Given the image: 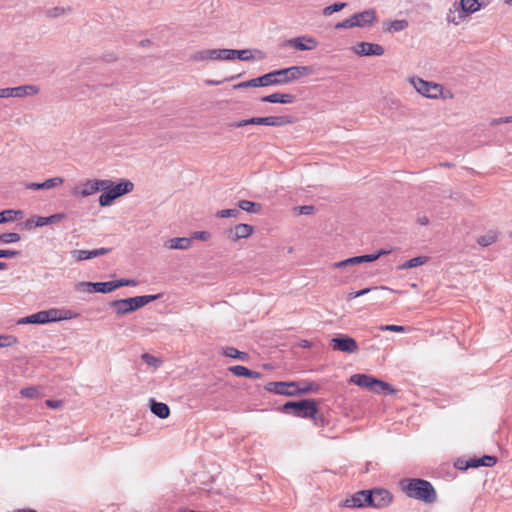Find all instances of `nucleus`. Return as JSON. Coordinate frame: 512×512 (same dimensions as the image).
<instances>
[{
    "label": "nucleus",
    "instance_id": "obj_20",
    "mask_svg": "<svg viewBox=\"0 0 512 512\" xmlns=\"http://www.w3.org/2000/svg\"><path fill=\"white\" fill-rule=\"evenodd\" d=\"M300 385L295 386L294 396L305 395L309 393H317L320 390V385L314 381H297Z\"/></svg>",
    "mask_w": 512,
    "mask_h": 512
},
{
    "label": "nucleus",
    "instance_id": "obj_24",
    "mask_svg": "<svg viewBox=\"0 0 512 512\" xmlns=\"http://www.w3.org/2000/svg\"><path fill=\"white\" fill-rule=\"evenodd\" d=\"M149 406L151 412L160 419H166L170 415V408L166 403L150 399Z\"/></svg>",
    "mask_w": 512,
    "mask_h": 512
},
{
    "label": "nucleus",
    "instance_id": "obj_19",
    "mask_svg": "<svg viewBox=\"0 0 512 512\" xmlns=\"http://www.w3.org/2000/svg\"><path fill=\"white\" fill-rule=\"evenodd\" d=\"M498 461V458L494 455H483L479 458H470L468 462H466L467 466L470 468H479V467H493Z\"/></svg>",
    "mask_w": 512,
    "mask_h": 512
},
{
    "label": "nucleus",
    "instance_id": "obj_33",
    "mask_svg": "<svg viewBox=\"0 0 512 512\" xmlns=\"http://www.w3.org/2000/svg\"><path fill=\"white\" fill-rule=\"evenodd\" d=\"M378 391H373L374 393H384V394H388V395H394L397 393V390L395 388H393L389 383L383 381V380H380L377 378V381H376V386H375Z\"/></svg>",
    "mask_w": 512,
    "mask_h": 512
},
{
    "label": "nucleus",
    "instance_id": "obj_58",
    "mask_svg": "<svg viewBox=\"0 0 512 512\" xmlns=\"http://www.w3.org/2000/svg\"><path fill=\"white\" fill-rule=\"evenodd\" d=\"M358 263L374 262L377 260L375 253L357 256Z\"/></svg>",
    "mask_w": 512,
    "mask_h": 512
},
{
    "label": "nucleus",
    "instance_id": "obj_12",
    "mask_svg": "<svg viewBox=\"0 0 512 512\" xmlns=\"http://www.w3.org/2000/svg\"><path fill=\"white\" fill-rule=\"evenodd\" d=\"M254 232V227L250 224L240 223L233 228L228 229L225 233L228 239L238 241L250 237Z\"/></svg>",
    "mask_w": 512,
    "mask_h": 512
},
{
    "label": "nucleus",
    "instance_id": "obj_49",
    "mask_svg": "<svg viewBox=\"0 0 512 512\" xmlns=\"http://www.w3.org/2000/svg\"><path fill=\"white\" fill-rule=\"evenodd\" d=\"M256 87H257V83L255 81V78H253L248 81H244V82L232 85L230 92H234L241 88H256Z\"/></svg>",
    "mask_w": 512,
    "mask_h": 512
},
{
    "label": "nucleus",
    "instance_id": "obj_39",
    "mask_svg": "<svg viewBox=\"0 0 512 512\" xmlns=\"http://www.w3.org/2000/svg\"><path fill=\"white\" fill-rule=\"evenodd\" d=\"M258 117H252V118H249V119H243V120H239V121H234V122H231L228 124V127L230 128H240V127H244V126H249V125H258Z\"/></svg>",
    "mask_w": 512,
    "mask_h": 512
},
{
    "label": "nucleus",
    "instance_id": "obj_8",
    "mask_svg": "<svg viewBox=\"0 0 512 512\" xmlns=\"http://www.w3.org/2000/svg\"><path fill=\"white\" fill-rule=\"evenodd\" d=\"M299 385L294 381H273L265 385V390L278 395L294 396V388Z\"/></svg>",
    "mask_w": 512,
    "mask_h": 512
},
{
    "label": "nucleus",
    "instance_id": "obj_3",
    "mask_svg": "<svg viewBox=\"0 0 512 512\" xmlns=\"http://www.w3.org/2000/svg\"><path fill=\"white\" fill-rule=\"evenodd\" d=\"M162 297L161 293L151 295H140L135 297L123 298L110 301L109 307L114 309L117 316H123L132 313L145 305L156 301Z\"/></svg>",
    "mask_w": 512,
    "mask_h": 512
},
{
    "label": "nucleus",
    "instance_id": "obj_26",
    "mask_svg": "<svg viewBox=\"0 0 512 512\" xmlns=\"http://www.w3.org/2000/svg\"><path fill=\"white\" fill-rule=\"evenodd\" d=\"M18 324H48V321L46 319V314L44 310L38 311L34 314H31L29 316L23 317L18 320Z\"/></svg>",
    "mask_w": 512,
    "mask_h": 512
},
{
    "label": "nucleus",
    "instance_id": "obj_17",
    "mask_svg": "<svg viewBox=\"0 0 512 512\" xmlns=\"http://www.w3.org/2000/svg\"><path fill=\"white\" fill-rule=\"evenodd\" d=\"M355 52L361 56H381L384 54V48L375 43L360 42L355 47Z\"/></svg>",
    "mask_w": 512,
    "mask_h": 512
},
{
    "label": "nucleus",
    "instance_id": "obj_53",
    "mask_svg": "<svg viewBox=\"0 0 512 512\" xmlns=\"http://www.w3.org/2000/svg\"><path fill=\"white\" fill-rule=\"evenodd\" d=\"M36 223H38V216H34V217L27 219L23 223V226L25 229L31 230L33 228L40 227V224H36Z\"/></svg>",
    "mask_w": 512,
    "mask_h": 512
},
{
    "label": "nucleus",
    "instance_id": "obj_55",
    "mask_svg": "<svg viewBox=\"0 0 512 512\" xmlns=\"http://www.w3.org/2000/svg\"><path fill=\"white\" fill-rule=\"evenodd\" d=\"M20 251L0 249V258H14L20 255Z\"/></svg>",
    "mask_w": 512,
    "mask_h": 512
},
{
    "label": "nucleus",
    "instance_id": "obj_14",
    "mask_svg": "<svg viewBox=\"0 0 512 512\" xmlns=\"http://www.w3.org/2000/svg\"><path fill=\"white\" fill-rule=\"evenodd\" d=\"M287 45L299 51L313 50L317 47L318 42L316 39L309 36H299L287 40Z\"/></svg>",
    "mask_w": 512,
    "mask_h": 512
},
{
    "label": "nucleus",
    "instance_id": "obj_27",
    "mask_svg": "<svg viewBox=\"0 0 512 512\" xmlns=\"http://www.w3.org/2000/svg\"><path fill=\"white\" fill-rule=\"evenodd\" d=\"M222 355L243 362H247L250 358L247 352L239 351L238 349L230 346L222 348Z\"/></svg>",
    "mask_w": 512,
    "mask_h": 512
},
{
    "label": "nucleus",
    "instance_id": "obj_7",
    "mask_svg": "<svg viewBox=\"0 0 512 512\" xmlns=\"http://www.w3.org/2000/svg\"><path fill=\"white\" fill-rule=\"evenodd\" d=\"M346 20L348 28H364L366 26L372 25L376 21V12L374 9H367L365 11L352 15Z\"/></svg>",
    "mask_w": 512,
    "mask_h": 512
},
{
    "label": "nucleus",
    "instance_id": "obj_41",
    "mask_svg": "<svg viewBox=\"0 0 512 512\" xmlns=\"http://www.w3.org/2000/svg\"><path fill=\"white\" fill-rule=\"evenodd\" d=\"M361 496H363V500L365 502V508H374L375 509L373 488L364 489Z\"/></svg>",
    "mask_w": 512,
    "mask_h": 512
},
{
    "label": "nucleus",
    "instance_id": "obj_46",
    "mask_svg": "<svg viewBox=\"0 0 512 512\" xmlns=\"http://www.w3.org/2000/svg\"><path fill=\"white\" fill-rule=\"evenodd\" d=\"M234 52H235V58L242 60V61H249L254 58L253 54H252V50H250V49L234 50Z\"/></svg>",
    "mask_w": 512,
    "mask_h": 512
},
{
    "label": "nucleus",
    "instance_id": "obj_11",
    "mask_svg": "<svg viewBox=\"0 0 512 512\" xmlns=\"http://www.w3.org/2000/svg\"><path fill=\"white\" fill-rule=\"evenodd\" d=\"M109 187V182L103 181L100 179L87 180L83 183L81 190H74V194L80 195L82 197H88L98 191L100 189H106Z\"/></svg>",
    "mask_w": 512,
    "mask_h": 512
},
{
    "label": "nucleus",
    "instance_id": "obj_2",
    "mask_svg": "<svg viewBox=\"0 0 512 512\" xmlns=\"http://www.w3.org/2000/svg\"><path fill=\"white\" fill-rule=\"evenodd\" d=\"M319 405V400L306 398L297 401H287L281 406L280 411L284 414L293 415L295 417L312 419L316 424L317 421L320 420L322 425H324V418L322 416H318Z\"/></svg>",
    "mask_w": 512,
    "mask_h": 512
},
{
    "label": "nucleus",
    "instance_id": "obj_60",
    "mask_svg": "<svg viewBox=\"0 0 512 512\" xmlns=\"http://www.w3.org/2000/svg\"><path fill=\"white\" fill-rule=\"evenodd\" d=\"M12 222L11 209H6L0 212V224Z\"/></svg>",
    "mask_w": 512,
    "mask_h": 512
},
{
    "label": "nucleus",
    "instance_id": "obj_32",
    "mask_svg": "<svg viewBox=\"0 0 512 512\" xmlns=\"http://www.w3.org/2000/svg\"><path fill=\"white\" fill-rule=\"evenodd\" d=\"M460 6L462 9V12L466 14H471L479 10L480 4L478 0H461Z\"/></svg>",
    "mask_w": 512,
    "mask_h": 512
},
{
    "label": "nucleus",
    "instance_id": "obj_13",
    "mask_svg": "<svg viewBox=\"0 0 512 512\" xmlns=\"http://www.w3.org/2000/svg\"><path fill=\"white\" fill-rule=\"evenodd\" d=\"M375 509H383L393 502V494L386 488L373 487Z\"/></svg>",
    "mask_w": 512,
    "mask_h": 512
},
{
    "label": "nucleus",
    "instance_id": "obj_37",
    "mask_svg": "<svg viewBox=\"0 0 512 512\" xmlns=\"http://www.w3.org/2000/svg\"><path fill=\"white\" fill-rule=\"evenodd\" d=\"M355 265H359L358 263V259H357V256H353V257H350V258H347V259H344L342 261H339V262H335L333 264V268L335 269H341V268H348V267H353Z\"/></svg>",
    "mask_w": 512,
    "mask_h": 512
},
{
    "label": "nucleus",
    "instance_id": "obj_42",
    "mask_svg": "<svg viewBox=\"0 0 512 512\" xmlns=\"http://www.w3.org/2000/svg\"><path fill=\"white\" fill-rule=\"evenodd\" d=\"M240 215L239 208L222 209L216 213L218 218H236Z\"/></svg>",
    "mask_w": 512,
    "mask_h": 512
},
{
    "label": "nucleus",
    "instance_id": "obj_40",
    "mask_svg": "<svg viewBox=\"0 0 512 512\" xmlns=\"http://www.w3.org/2000/svg\"><path fill=\"white\" fill-rule=\"evenodd\" d=\"M21 239L20 234L16 232H9L0 234V243L9 244L18 242Z\"/></svg>",
    "mask_w": 512,
    "mask_h": 512
},
{
    "label": "nucleus",
    "instance_id": "obj_10",
    "mask_svg": "<svg viewBox=\"0 0 512 512\" xmlns=\"http://www.w3.org/2000/svg\"><path fill=\"white\" fill-rule=\"evenodd\" d=\"M38 93H40V87L37 85H21L0 89V96H34Z\"/></svg>",
    "mask_w": 512,
    "mask_h": 512
},
{
    "label": "nucleus",
    "instance_id": "obj_22",
    "mask_svg": "<svg viewBox=\"0 0 512 512\" xmlns=\"http://www.w3.org/2000/svg\"><path fill=\"white\" fill-rule=\"evenodd\" d=\"M64 182V179L61 177H54L50 179H46L41 183H27L25 187L30 190H46L61 185Z\"/></svg>",
    "mask_w": 512,
    "mask_h": 512
},
{
    "label": "nucleus",
    "instance_id": "obj_43",
    "mask_svg": "<svg viewBox=\"0 0 512 512\" xmlns=\"http://www.w3.org/2000/svg\"><path fill=\"white\" fill-rule=\"evenodd\" d=\"M346 6H347V4H346V3H344V2H341V3H334V4L330 5V6L325 7V8L323 9V14H324L325 16H329V15H331V14L335 13V12H339V11H341V10H342V9H344Z\"/></svg>",
    "mask_w": 512,
    "mask_h": 512
},
{
    "label": "nucleus",
    "instance_id": "obj_9",
    "mask_svg": "<svg viewBox=\"0 0 512 512\" xmlns=\"http://www.w3.org/2000/svg\"><path fill=\"white\" fill-rule=\"evenodd\" d=\"M77 290L87 293H102L107 294L114 291L113 283L106 282H80L77 284Z\"/></svg>",
    "mask_w": 512,
    "mask_h": 512
},
{
    "label": "nucleus",
    "instance_id": "obj_23",
    "mask_svg": "<svg viewBox=\"0 0 512 512\" xmlns=\"http://www.w3.org/2000/svg\"><path fill=\"white\" fill-rule=\"evenodd\" d=\"M258 125H267V126H283L287 123H291L292 120L289 116H267V117H258Z\"/></svg>",
    "mask_w": 512,
    "mask_h": 512
},
{
    "label": "nucleus",
    "instance_id": "obj_34",
    "mask_svg": "<svg viewBox=\"0 0 512 512\" xmlns=\"http://www.w3.org/2000/svg\"><path fill=\"white\" fill-rule=\"evenodd\" d=\"M273 84H282L289 82L285 68L270 72Z\"/></svg>",
    "mask_w": 512,
    "mask_h": 512
},
{
    "label": "nucleus",
    "instance_id": "obj_47",
    "mask_svg": "<svg viewBox=\"0 0 512 512\" xmlns=\"http://www.w3.org/2000/svg\"><path fill=\"white\" fill-rule=\"evenodd\" d=\"M255 81L257 83V87H265V86L274 85L272 82V77H271L270 72L266 73L260 77L255 78Z\"/></svg>",
    "mask_w": 512,
    "mask_h": 512
},
{
    "label": "nucleus",
    "instance_id": "obj_38",
    "mask_svg": "<svg viewBox=\"0 0 512 512\" xmlns=\"http://www.w3.org/2000/svg\"><path fill=\"white\" fill-rule=\"evenodd\" d=\"M228 370L237 377H245L248 378L250 375V369L242 366V365H235L228 368Z\"/></svg>",
    "mask_w": 512,
    "mask_h": 512
},
{
    "label": "nucleus",
    "instance_id": "obj_48",
    "mask_svg": "<svg viewBox=\"0 0 512 512\" xmlns=\"http://www.w3.org/2000/svg\"><path fill=\"white\" fill-rule=\"evenodd\" d=\"M409 328L401 325L387 324L379 327L380 331H391V332H406Z\"/></svg>",
    "mask_w": 512,
    "mask_h": 512
},
{
    "label": "nucleus",
    "instance_id": "obj_1",
    "mask_svg": "<svg viewBox=\"0 0 512 512\" xmlns=\"http://www.w3.org/2000/svg\"><path fill=\"white\" fill-rule=\"evenodd\" d=\"M399 487L407 497L425 504H432L437 500V492L428 480L403 478L399 481Z\"/></svg>",
    "mask_w": 512,
    "mask_h": 512
},
{
    "label": "nucleus",
    "instance_id": "obj_62",
    "mask_svg": "<svg viewBox=\"0 0 512 512\" xmlns=\"http://www.w3.org/2000/svg\"><path fill=\"white\" fill-rule=\"evenodd\" d=\"M192 59L195 61H203L208 59L207 50L197 51L192 55Z\"/></svg>",
    "mask_w": 512,
    "mask_h": 512
},
{
    "label": "nucleus",
    "instance_id": "obj_36",
    "mask_svg": "<svg viewBox=\"0 0 512 512\" xmlns=\"http://www.w3.org/2000/svg\"><path fill=\"white\" fill-rule=\"evenodd\" d=\"M407 27H408V21L407 20H404V19L394 20V21H391L388 24V26L386 28V31H388V32H400V31L405 30Z\"/></svg>",
    "mask_w": 512,
    "mask_h": 512
},
{
    "label": "nucleus",
    "instance_id": "obj_30",
    "mask_svg": "<svg viewBox=\"0 0 512 512\" xmlns=\"http://www.w3.org/2000/svg\"><path fill=\"white\" fill-rule=\"evenodd\" d=\"M65 218H66V214L65 213H55V214H52V215L47 216V217L38 216V223L37 224H40V227H43V226H46V225H49V224L60 222V221H62Z\"/></svg>",
    "mask_w": 512,
    "mask_h": 512
},
{
    "label": "nucleus",
    "instance_id": "obj_16",
    "mask_svg": "<svg viewBox=\"0 0 512 512\" xmlns=\"http://www.w3.org/2000/svg\"><path fill=\"white\" fill-rule=\"evenodd\" d=\"M376 381H377L376 377H374L372 375H368V374L358 373V374H354L350 377V383H353L354 385H357L362 388H366L367 390H369L371 392L378 391V389L375 387Z\"/></svg>",
    "mask_w": 512,
    "mask_h": 512
},
{
    "label": "nucleus",
    "instance_id": "obj_25",
    "mask_svg": "<svg viewBox=\"0 0 512 512\" xmlns=\"http://www.w3.org/2000/svg\"><path fill=\"white\" fill-rule=\"evenodd\" d=\"M192 244V238L188 237H177L171 238L165 242V247L169 249L186 250Z\"/></svg>",
    "mask_w": 512,
    "mask_h": 512
},
{
    "label": "nucleus",
    "instance_id": "obj_59",
    "mask_svg": "<svg viewBox=\"0 0 512 512\" xmlns=\"http://www.w3.org/2000/svg\"><path fill=\"white\" fill-rule=\"evenodd\" d=\"M297 210H298L299 214H301V215H311L314 213L315 207L312 205H303V206H298Z\"/></svg>",
    "mask_w": 512,
    "mask_h": 512
},
{
    "label": "nucleus",
    "instance_id": "obj_57",
    "mask_svg": "<svg viewBox=\"0 0 512 512\" xmlns=\"http://www.w3.org/2000/svg\"><path fill=\"white\" fill-rule=\"evenodd\" d=\"M261 100L269 103L280 104H288L293 102V98H261Z\"/></svg>",
    "mask_w": 512,
    "mask_h": 512
},
{
    "label": "nucleus",
    "instance_id": "obj_54",
    "mask_svg": "<svg viewBox=\"0 0 512 512\" xmlns=\"http://www.w3.org/2000/svg\"><path fill=\"white\" fill-rule=\"evenodd\" d=\"M210 237L211 234L208 231H196L192 234L190 238L201 241H207Z\"/></svg>",
    "mask_w": 512,
    "mask_h": 512
},
{
    "label": "nucleus",
    "instance_id": "obj_44",
    "mask_svg": "<svg viewBox=\"0 0 512 512\" xmlns=\"http://www.w3.org/2000/svg\"><path fill=\"white\" fill-rule=\"evenodd\" d=\"M18 343V339L13 335H0V348L11 347Z\"/></svg>",
    "mask_w": 512,
    "mask_h": 512
},
{
    "label": "nucleus",
    "instance_id": "obj_64",
    "mask_svg": "<svg viewBox=\"0 0 512 512\" xmlns=\"http://www.w3.org/2000/svg\"><path fill=\"white\" fill-rule=\"evenodd\" d=\"M36 394V389L34 387H28L21 390V395L24 397L32 398Z\"/></svg>",
    "mask_w": 512,
    "mask_h": 512
},
{
    "label": "nucleus",
    "instance_id": "obj_29",
    "mask_svg": "<svg viewBox=\"0 0 512 512\" xmlns=\"http://www.w3.org/2000/svg\"><path fill=\"white\" fill-rule=\"evenodd\" d=\"M362 493L363 490L355 492L349 498L345 499L343 505L349 508H365V502L363 496H361Z\"/></svg>",
    "mask_w": 512,
    "mask_h": 512
},
{
    "label": "nucleus",
    "instance_id": "obj_21",
    "mask_svg": "<svg viewBox=\"0 0 512 512\" xmlns=\"http://www.w3.org/2000/svg\"><path fill=\"white\" fill-rule=\"evenodd\" d=\"M285 71L286 74L288 75V79L290 82L311 75L313 69L310 66H292L289 68H285Z\"/></svg>",
    "mask_w": 512,
    "mask_h": 512
},
{
    "label": "nucleus",
    "instance_id": "obj_51",
    "mask_svg": "<svg viewBox=\"0 0 512 512\" xmlns=\"http://www.w3.org/2000/svg\"><path fill=\"white\" fill-rule=\"evenodd\" d=\"M66 13V10L62 7H54L46 11V16L50 18H57Z\"/></svg>",
    "mask_w": 512,
    "mask_h": 512
},
{
    "label": "nucleus",
    "instance_id": "obj_61",
    "mask_svg": "<svg viewBox=\"0 0 512 512\" xmlns=\"http://www.w3.org/2000/svg\"><path fill=\"white\" fill-rule=\"evenodd\" d=\"M512 122V116H506V117H500V118H494L491 120L490 124L492 126L500 125L503 123H510Z\"/></svg>",
    "mask_w": 512,
    "mask_h": 512
},
{
    "label": "nucleus",
    "instance_id": "obj_18",
    "mask_svg": "<svg viewBox=\"0 0 512 512\" xmlns=\"http://www.w3.org/2000/svg\"><path fill=\"white\" fill-rule=\"evenodd\" d=\"M111 250V248H98L93 250H72L70 254L73 258H75V260L84 261L108 254Z\"/></svg>",
    "mask_w": 512,
    "mask_h": 512
},
{
    "label": "nucleus",
    "instance_id": "obj_5",
    "mask_svg": "<svg viewBox=\"0 0 512 512\" xmlns=\"http://www.w3.org/2000/svg\"><path fill=\"white\" fill-rule=\"evenodd\" d=\"M409 82L421 96H445L444 87L441 84L425 81L419 77H410Z\"/></svg>",
    "mask_w": 512,
    "mask_h": 512
},
{
    "label": "nucleus",
    "instance_id": "obj_45",
    "mask_svg": "<svg viewBox=\"0 0 512 512\" xmlns=\"http://www.w3.org/2000/svg\"><path fill=\"white\" fill-rule=\"evenodd\" d=\"M112 283H113L114 290H116L120 287H124V286H136L137 285L136 280L126 279V278L112 280Z\"/></svg>",
    "mask_w": 512,
    "mask_h": 512
},
{
    "label": "nucleus",
    "instance_id": "obj_52",
    "mask_svg": "<svg viewBox=\"0 0 512 512\" xmlns=\"http://www.w3.org/2000/svg\"><path fill=\"white\" fill-rule=\"evenodd\" d=\"M142 359L145 361V363L151 366L157 367L160 364V360L157 357L148 353H144L142 355Z\"/></svg>",
    "mask_w": 512,
    "mask_h": 512
},
{
    "label": "nucleus",
    "instance_id": "obj_50",
    "mask_svg": "<svg viewBox=\"0 0 512 512\" xmlns=\"http://www.w3.org/2000/svg\"><path fill=\"white\" fill-rule=\"evenodd\" d=\"M219 60H233L235 59L234 49H219Z\"/></svg>",
    "mask_w": 512,
    "mask_h": 512
},
{
    "label": "nucleus",
    "instance_id": "obj_31",
    "mask_svg": "<svg viewBox=\"0 0 512 512\" xmlns=\"http://www.w3.org/2000/svg\"><path fill=\"white\" fill-rule=\"evenodd\" d=\"M427 261H428L427 256H418V257L409 259L408 261H406L405 263L400 265L398 268L400 270L411 269V268L421 266V265L425 264Z\"/></svg>",
    "mask_w": 512,
    "mask_h": 512
},
{
    "label": "nucleus",
    "instance_id": "obj_56",
    "mask_svg": "<svg viewBox=\"0 0 512 512\" xmlns=\"http://www.w3.org/2000/svg\"><path fill=\"white\" fill-rule=\"evenodd\" d=\"M377 290H390L388 287H385V286H380V287H367V288H364V289H361V290H358L357 291V296L360 297V296H364L368 293H370L371 291H377Z\"/></svg>",
    "mask_w": 512,
    "mask_h": 512
},
{
    "label": "nucleus",
    "instance_id": "obj_15",
    "mask_svg": "<svg viewBox=\"0 0 512 512\" xmlns=\"http://www.w3.org/2000/svg\"><path fill=\"white\" fill-rule=\"evenodd\" d=\"M44 311L48 323L58 322L61 320H70L78 316L76 312L68 309L51 308Z\"/></svg>",
    "mask_w": 512,
    "mask_h": 512
},
{
    "label": "nucleus",
    "instance_id": "obj_6",
    "mask_svg": "<svg viewBox=\"0 0 512 512\" xmlns=\"http://www.w3.org/2000/svg\"><path fill=\"white\" fill-rule=\"evenodd\" d=\"M330 346L334 351L355 353L358 350V343L347 334H339L330 340Z\"/></svg>",
    "mask_w": 512,
    "mask_h": 512
},
{
    "label": "nucleus",
    "instance_id": "obj_63",
    "mask_svg": "<svg viewBox=\"0 0 512 512\" xmlns=\"http://www.w3.org/2000/svg\"><path fill=\"white\" fill-rule=\"evenodd\" d=\"M466 462H468V459H467V460H465V459H461V458H459V459H457V460H456V462L454 463V466H455V468H457V469H459V470H464V471H465V470H467V469H469V468H470V466H467V465H466Z\"/></svg>",
    "mask_w": 512,
    "mask_h": 512
},
{
    "label": "nucleus",
    "instance_id": "obj_4",
    "mask_svg": "<svg viewBox=\"0 0 512 512\" xmlns=\"http://www.w3.org/2000/svg\"><path fill=\"white\" fill-rule=\"evenodd\" d=\"M103 181L109 182V187L100 189L102 194L98 201L101 207L110 206L117 198L132 192L134 189L133 182L128 179H121L116 185L112 180L103 179Z\"/></svg>",
    "mask_w": 512,
    "mask_h": 512
},
{
    "label": "nucleus",
    "instance_id": "obj_28",
    "mask_svg": "<svg viewBox=\"0 0 512 512\" xmlns=\"http://www.w3.org/2000/svg\"><path fill=\"white\" fill-rule=\"evenodd\" d=\"M239 210H243L247 213L259 214L262 211V204L253 202L250 200H240L237 203Z\"/></svg>",
    "mask_w": 512,
    "mask_h": 512
},
{
    "label": "nucleus",
    "instance_id": "obj_35",
    "mask_svg": "<svg viewBox=\"0 0 512 512\" xmlns=\"http://www.w3.org/2000/svg\"><path fill=\"white\" fill-rule=\"evenodd\" d=\"M497 240V233L495 231H489L485 235L480 236L477 239V243L482 247H487Z\"/></svg>",
    "mask_w": 512,
    "mask_h": 512
}]
</instances>
